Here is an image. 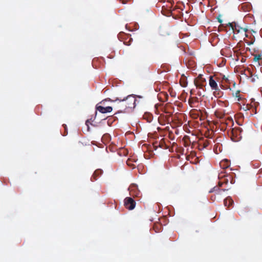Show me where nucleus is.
Here are the masks:
<instances>
[{
  "mask_svg": "<svg viewBox=\"0 0 262 262\" xmlns=\"http://www.w3.org/2000/svg\"><path fill=\"white\" fill-rule=\"evenodd\" d=\"M136 204V202L130 197H126L124 200V205L128 210H132L134 209Z\"/></svg>",
  "mask_w": 262,
  "mask_h": 262,
  "instance_id": "obj_6",
  "label": "nucleus"
},
{
  "mask_svg": "<svg viewBox=\"0 0 262 262\" xmlns=\"http://www.w3.org/2000/svg\"><path fill=\"white\" fill-rule=\"evenodd\" d=\"M227 50H230L229 48H226V49H224V50H222L221 51L222 54L223 55H224V52H225V51H227Z\"/></svg>",
  "mask_w": 262,
  "mask_h": 262,
  "instance_id": "obj_21",
  "label": "nucleus"
},
{
  "mask_svg": "<svg viewBox=\"0 0 262 262\" xmlns=\"http://www.w3.org/2000/svg\"><path fill=\"white\" fill-rule=\"evenodd\" d=\"M209 84L211 87V89L214 91V93H216V92L219 91V88L217 83L216 81L213 78V77L210 76L209 77Z\"/></svg>",
  "mask_w": 262,
  "mask_h": 262,
  "instance_id": "obj_8",
  "label": "nucleus"
},
{
  "mask_svg": "<svg viewBox=\"0 0 262 262\" xmlns=\"http://www.w3.org/2000/svg\"><path fill=\"white\" fill-rule=\"evenodd\" d=\"M113 101H119L121 102V106L122 107L123 110L120 111V112L122 113L127 108L132 109L135 108L137 100L134 96L130 95L122 99L117 98Z\"/></svg>",
  "mask_w": 262,
  "mask_h": 262,
  "instance_id": "obj_2",
  "label": "nucleus"
},
{
  "mask_svg": "<svg viewBox=\"0 0 262 262\" xmlns=\"http://www.w3.org/2000/svg\"><path fill=\"white\" fill-rule=\"evenodd\" d=\"M120 1L123 4H126L127 2L126 0H120Z\"/></svg>",
  "mask_w": 262,
  "mask_h": 262,
  "instance_id": "obj_22",
  "label": "nucleus"
},
{
  "mask_svg": "<svg viewBox=\"0 0 262 262\" xmlns=\"http://www.w3.org/2000/svg\"><path fill=\"white\" fill-rule=\"evenodd\" d=\"M228 26H229L231 28L233 32L235 33H241L244 34V35H246V32L247 31V29L245 28H242L234 23H228Z\"/></svg>",
  "mask_w": 262,
  "mask_h": 262,
  "instance_id": "obj_4",
  "label": "nucleus"
},
{
  "mask_svg": "<svg viewBox=\"0 0 262 262\" xmlns=\"http://www.w3.org/2000/svg\"><path fill=\"white\" fill-rule=\"evenodd\" d=\"M219 179L220 180L218 183V186H215L211 188L209 191V193L215 192L216 195L219 196L222 194L223 192L227 191L229 188H223L220 189V187H222L224 184H228L229 181H230L231 183H232L233 179L231 176H229L226 174V171H221L219 174Z\"/></svg>",
  "mask_w": 262,
  "mask_h": 262,
  "instance_id": "obj_1",
  "label": "nucleus"
},
{
  "mask_svg": "<svg viewBox=\"0 0 262 262\" xmlns=\"http://www.w3.org/2000/svg\"><path fill=\"white\" fill-rule=\"evenodd\" d=\"M211 200L213 201H214L215 199H216V195L215 194H214V195H212L211 196Z\"/></svg>",
  "mask_w": 262,
  "mask_h": 262,
  "instance_id": "obj_20",
  "label": "nucleus"
},
{
  "mask_svg": "<svg viewBox=\"0 0 262 262\" xmlns=\"http://www.w3.org/2000/svg\"><path fill=\"white\" fill-rule=\"evenodd\" d=\"M217 19H218V21L220 23H222V20L219 17H217Z\"/></svg>",
  "mask_w": 262,
  "mask_h": 262,
  "instance_id": "obj_23",
  "label": "nucleus"
},
{
  "mask_svg": "<svg viewBox=\"0 0 262 262\" xmlns=\"http://www.w3.org/2000/svg\"><path fill=\"white\" fill-rule=\"evenodd\" d=\"M228 122H230L232 124H233V121L232 119H229Z\"/></svg>",
  "mask_w": 262,
  "mask_h": 262,
  "instance_id": "obj_24",
  "label": "nucleus"
},
{
  "mask_svg": "<svg viewBox=\"0 0 262 262\" xmlns=\"http://www.w3.org/2000/svg\"><path fill=\"white\" fill-rule=\"evenodd\" d=\"M208 145V142H204L202 146L201 144H199V146L200 147V149H203L204 148H206Z\"/></svg>",
  "mask_w": 262,
  "mask_h": 262,
  "instance_id": "obj_18",
  "label": "nucleus"
},
{
  "mask_svg": "<svg viewBox=\"0 0 262 262\" xmlns=\"http://www.w3.org/2000/svg\"><path fill=\"white\" fill-rule=\"evenodd\" d=\"M260 59H261V55H260L256 54V55H254V57L253 58V60L254 61H257L259 60Z\"/></svg>",
  "mask_w": 262,
  "mask_h": 262,
  "instance_id": "obj_16",
  "label": "nucleus"
},
{
  "mask_svg": "<svg viewBox=\"0 0 262 262\" xmlns=\"http://www.w3.org/2000/svg\"><path fill=\"white\" fill-rule=\"evenodd\" d=\"M96 110L98 111L99 112L104 114L106 113L111 112L113 110V108L111 106H107L104 107L100 105H97Z\"/></svg>",
  "mask_w": 262,
  "mask_h": 262,
  "instance_id": "obj_10",
  "label": "nucleus"
},
{
  "mask_svg": "<svg viewBox=\"0 0 262 262\" xmlns=\"http://www.w3.org/2000/svg\"><path fill=\"white\" fill-rule=\"evenodd\" d=\"M91 124L89 121V120H87L85 122V125L87 126L88 130H90V124Z\"/></svg>",
  "mask_w": 262,
  "mask_h": 262,
  "instance_id": "obj_19",
  "label": "nucleus"
},
{
  "mask_svg": "<svg viewBox=\"0 0 262 262\" xmlns=\"http://www.w3.org/2000/svg\"><path fill=\"white\" fill-rule=\"evenodd\" d=\"M129 190L131 195H134L136 196L139 197L140 194L139 191L137 190V186L135 184H132L129 187Z\"/></svg>",
  "mask_w": 262,
  "mask_h": 262,
  "instance_id": "obj_9",
  "label": "nucleus"
},
{
  "mask_svg": "<svg viewBox=\"0 0 262 262\" xmlns=\"http://www.w3.org/2000/svg\"><path fill=\"white\" fill-rule=\"evenodd\" d=\"M118 38L127 46H129L133 41V39L131 38L130 35L125 34L123 32H121L119 34Z\"/></svg>",
  "mask_w": 262,
  "mask_h": 262,
  "instance_id": "obj_7",
  "label": "nucleus"
},
{
  "mask_svg": "<svg viewBox=\"0 0 262 262\" xmlns=\"http://www.w3.org/2000/svg\"><path fill=\"white\" fill-rule=\"evenodd\" d=\"M215 115L217 118H223L225 115V113L220 111H216Z\"/></svg>",
  "mask_w": 262,
  "mask_h": 262,
  "instance_id": "obj_15",
  "label": "nucleus"
},
{
  "mask_svg": "<svg viewBox=\"0 0 262 262\" xmlns=\"http://www.w3.org/2000/svg\"><path fill=\"white\" fill-rule=\"evenodd\" d=\"M231 129V139L234 142H237L242 138V129L239 127H235Z\"/></svg>",
  "mask_w": 262,
  "mask_h": 262,
  "instance_id": "obj_3",
  "label": "nucleus"
},
{
  "mask_svg": "<svg viewBox=\"0 0 262 262\" xmlns=\"http://www.w3.org/2000/svg\"><path fill=\"white\" fill-rule=\"evenodd\" d=\"M198 94H199V96H201V93L200 92H198Z\"/></svg>",
  "mask_w": 262,
  "mask_h": 262,
  "instance_id": "obj_25",
  "label": "nucleus"
},
{
  "mask_svg": "<svg viewBox=\"0 0 262 262\" xmlns=\"http://www.w3.org/2000/svg\"><path fill=\"white\" fill-rule=\"evenodd\" d=\"M251 80H252V82H254V79L252 78Z\"/></svg>",
  "mask_w": 262,
  "mask_h": 262,
  "instance_id": "obj_26",
  "label": "nucleus"
},
{
  "mask_svg": "<svg viewBox=\"0 0 262 262\" xmlns=\"http://www.w3.org/2000/svg\"><path fill=\"white\" fill-rule=\"evenodd\" d=\"M250 42H251V43H252L253 42V41H251ZM250 44H251V43H248V45H250Z\"/></svg>",
  "mask_w": 262,
  "mask_h": 262,
  "instance_id": "obj_27",
  "label": "nucleus"
},
{
  "mask_svg": "<svg viewBox=\"0 0 262 262\" xmlns=\"http://www.w3.org/2000/svg\"><path fill=\"white\" fill-rule=\"evenodd\" d=\"M180 84L183 87H186L187 85V82L185 79V78H181L180 80Z\"/></svg>",
  "mask_w": 262,
  "mask_h": 262,
  "instance_id": "obj_14",
  "label": "nucleus"
},
{
  "mask_svg": "<svg viewBox=\"0 0 262 262\" xmlns=\"http://www.w3.org/2000/svg\"><path fill=\"white\" fill-rule=\"evenodd\" d=\"M221 93L222 92H221L220 89L219 92H216V93H214V91H213V95L216 97H220L222 95Z\"/></svg>",
  "mask_w": 262,
  "mask_h": 262,
  "instance_id": "obj_17",
  "label": "nucleus"
},
{
  "mask_svg": "<svg viewBox=\"0 0 262 262\" xmlns=\"http://www.w3.org/2000/svg\"><path fill=\"white\" fill-rule=\"evenodd\" d=\"M206 79L203 77V75L200 74L194 80V83L198 89H202L205 85Z\"/></svg>",
  "mask_w": 262,
  "mask_h": 262,
  "instance_id": "obj_5",
  "label": "nucleus"
},
{
  "mask_svg": "<svg viewBox=\"0 0 262 262\" xmlns=\"http://www.w3.org/2000/svg\"><path fill=\"white\" fill-rule=\"evenodd\" d=\"M224 204L225 206L229 208L230 206L232 205L233 204V201L232 199L230 197H227L226 199H225L224 201Z\"/></svg>",
  "mask_w": 262,
  "mask_h": 262,
  "instance_id": "obj_13",
  "label": "nucleus"
},
{
  "mask_svg": "<svg viewBox=\"0 0 262 262\" xmlns=\"http://www.w3.org/2000/svg\"><path fill=\"white\" fill-rule=\"evenodd\" d=\"M102 173V170L100 169L96 170L91 177V181H94L97 180L98 178Z\"/></svg>",
  "mask_w": 262,
  "mask_h": 262,
  "instance_id": "obj_12",
  "label": "nucleus"
},
{
  "mask_svg": "<svg viewBox=\"0 0 262 262\" xmlns=\"http://www.w3.org/2000/svg\"><path fill=\"white\" fill-rule=\"evenodd\" d=\"M230 162L227 159L221 161L220 163V167L223 169L222 171H225V169L228 168L230 166Z\"/></svg>",
  "mask_w": 262,
  "mask_h": 262,
  "instance_id": "obj_11",
  "label": "nucleus"
}]
</instances>
